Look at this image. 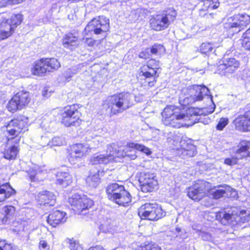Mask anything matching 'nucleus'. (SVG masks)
Masks as SVG:
<instances>
[{"label":"nucleus","instance_id":"1","mask_svg":"<svg viewBox=\"0 0 250 250\" xmlns=\"http://www.w3.org/2000/svg\"><path fill=\"white\" fill-rule=\"evenodd\" d=\"M28 117L20 114L11 119L0 128V143L4 146L12 144L4 149L3 157L8 160H15L20 150L19 144L29 130Z\"/></svg>","mask_w":250,"mask_h":250},{"label":"nucleus","instance_id":"2","mask_svg":"<svg viewBox=\"0 0 250 250\" xmlns=\"http://www.w3.org/2000/svg\"><path fill=\"white\" fill-rule=\"evenodd\" d=\"M199 110L195 107H175L165 108L162 113V123L174 128L188 127L198 122Z\"/></svg>","mask_w":250,"mask_h":250},{"label":"nucleus","instance_id":"3","mask_svg":"<svg viewBox=\"0 0 250 250\" xmlns=\"http://www.w3.org/2000/svg\"><path fill=\"white\" fill-rule=\"evenodd\" d=\"M160 62L151 58L143 64L137 72V78L140 81L141 85L149 89L154 87L160 76Z\"/></svg>","mask_w":250,"mask_h":250},{"label":"nucleus","instance_id":"4","mask_svg":"<svg viewBox=\"0 0 250 250\" xmlns=\"http://www.w3.org/2000/svg\"><path fill=\"white\" fill-rule=\"evenodd\" d=\"M132 105L130 95L125 92H120L108 96L103 101L102 107L112 117L123 113L130 108Z\"/></svg>","mask_w":250,"mask_h":250},{"label":"nucleus","instance_id":"5","mask_svg":"<svg viewBox=\"0 0 250 250\" xmlns=\"http://www.w3.org/2000/svg\"><path fill=\"white\" fill-rule=\"evenodd\" d=\"M82 105L78 104L64 106L59 113L61 124L65 127H80L83 122Z\"/></svg>","mask_w":250,"mask_h":250},{"label":"nucleus","instance_id":"6","mask_svg":"<svg viewBox=\"0 0 250 250\" xmlns=\"http://www.w3.org/2000/svg\"><path fill=\"white\" fill-rule=\"evenodd\" d=\"M4 14L1 15L0 20V42L12 36L23 20L21 14H14L9 19V15L5 16Z\"/></svg>","mask_w":250,"mask_h":250},{"label":"nucleus","instance_id":"7","mask_svg":"<svg viewBox=\"0 0 250 250\" xmlns=\"http://www.w3.org/2000/svg\"><path fill=\"white\" fill-rule=\"evenodd\" d=\"M106 194L109 200L119 206L128 207L131 204V195L123 185L109 184L106 188Z\"/></svg>","mask_w":250,"mask_h":250},{"label":"nucleus","instance_id":"8","mask_svg":"<svg viewBox=\"0 0 250 250\" xmlns=\"http://www.w3.org/2000/svg\"><path fill=\"white\" fill-rule=\"evenodd\" d=\"M250 23V16L247 14H235L227 19L224 23L225 31L233 36L244 30Z\"/></svg>","mask_w":250,"mask_h":250},{"label":"nucleus","instance_id":"9","mask_svg":"<svg viewBox=\"0 0 250 250\" xmlns=\"http://www.w3.org/2000/svg\"><path fill=\"white\" fill-rule=\"evenodd\" d=\"M110 30L109 19L103 15L91 19L84 28L86 35H104L106 37Z\"/></svg>","mask_w":250,"mask_h":250},{"label":"nucleus","instance_id":"10","mask_svg":"<svg viewBox=\"0 0 250 250\" xmlns=\"http://www.w3.org/2000/svg\"><path fill=\"white\" fill-rule=\"evenodd\" d=\"M138 215L141 220L156 221L166 215V212L156 203H146L138 209Z\"/></svg>","mask_w":250,"mask_h":250},{"label":"nucleus","instance_id":"11","mask_svg":"<svg viewBox=\"0 0 250 250\" xmlns=\"http://www.w3.org/2000/svg\"><path fill=\"white\" fill-rule=\"evenodd\" d=\"M32 97L28 91L21 90L14 94L6 105L7 110L11 113H15L28 106Z\"/></svg>","mask_w":250,"mask_h":250},{"label":"nucleus","instance_id":"12","mask_svg":"<svg viewBox=\"0 0 250 250\" xmlns=\"http://www.w3.org/2000/svg\"><path fill=\"white\" fill-rule=\"evenodd\" d=\"M72 210L77 214H82L83 211L89 210L94 205V202L85 195L74 194L68 199Z\"/></svg>","mask_w":250,"mask_h":250},{"label":"nucleus","instance_id":"13","mask_svg":"<svg viewBox=\"0 0 250 250\" xmlns=\"http://www.w3.org/2000/svg\"><path fill=\"white\" fill-rule=\"evenodd\" d=\"M208 186V182L201 180L195 181L188 188L187 195L194 201H200L207 196V191L209 189Z\"/></svg>","mask_w":250,"mask_h":250},{"label":"nucleus","instance_id":"14","mask_svg":"<svg viewBox=\"0 0 250 250\" xmlns=\"http://www.w3.org/2000/svg\"><path fill=\"white\" fill-rule=\"evenodd\" d=\"M91 148L82 143H76L67 148V158L69 162L74 163L75 160L81 159L89 154Z\"/></svg>","mask_w":250,"mask_h":250},{"label":"nucleus","instance_id":"15","mask_svg":"<svg viewBox=\"0 0 250 250\" xmlns=\"http://www.w3.org/2000/svg\"><path fill=\"white\" fill-rule=\"evenodd\" d=\"M242 111L233 120L235 130L241 133L250 132V109H240Z\"/></svg>","mask_w":250,"mask_h":250},{"label":"nucleus","instance_id":"16","mask_svg":"<svg viewBox=\"0 0 250 250\" xmlns=\"http://www.w3.org/2000/svg\"><path fill=\"white\" fill-rule=\"evenodd\" d=\"M138 180L141 189L143 192H153L158 185L154 173L150 172H140L138 176Z\"/></svg>","mask_w":250,"mask_h":250},{"label":"nucleus","instance_id":"17","mask_svg":"<svg viewBox=\"0 0 250 250\" xmlns=\"http://www.w3.org/2000/svg\"><path fill=\"white\" fill-rule=\"evenodd\" d=\"M221 62L216 69V72L221 76L232 74L240 67V61L233 57L223 58Z\"/></svg>","mask_w":250,"mask_h":250},{"label":"nucleus","instance_id":"18","mask_svg":"<svg viewBox=\"0 0 250 250\" xmlns=\"http://www.w3.org/2000/svg\"><path fill=\"white\" fill-rule=\"evenodd\" d=\"M16 193V190L10 183L9 176L5 173L0 174V204L4 203Z\"/></svg>","mask_w":250,"mask_h":250},{"label":"nucleus","instance_id":"19","mask_svg":"<svg viewBox=\"0 0 250 250\" xmlns=\"http://www.w3.org/2000/svg\"><path fill=\"white\" fill-rule=\"evenodd\" d=\"M122 142L117 141L110 143L106 146V155L112 163L117 161V159L125 157V154L121 149Z\"/></svg>","mask_w":250,"mask_h":250},{"label":"nucleus","instance_id":"20","mask_svg":"<svg viewBox=\"0 0 250 250\" xmlns=\"http://www.w3.org/2000/svg\"><path fill=\"white\" fill-rule=\"evenodd\" d=\"M122 150L125 154V157L131 160H134L137 157L135 152L133 153H129V152H131L132 150L140 151L146 154V155H149L152 153L150 149L144 145L135 143L133 142H127L125 146V149H122Z\"/></svg>","mask_w":250,"mask_h":250},{"label":"nucleus","instance_id":"21","mask_svg":"<svg viewBox=\"0 0 250 250\" xmlns=\"http://www.w3.org/2000/svg\"><path fill=\"white\" fill-rule=\"evenodd\" d=\"M67 219L66 213L59 210H52L46 218L47 223L52 228H56L66 222Z\"/></svg>","mask_w":250,"mask_h":250},{"label":"nucleus","instance_id":"22","mask_svg":"<svg viewBox=\"0 0 250 250\" xmlns=\"http://www.w3.org/2000/svg\"><path fill=\"white\" fill-rule=\"evenodd\" d=\"M235 153L239 156L241 160L250 158V141L241 139L237 144Z\"/></svg>","mask_w":250,"mask_h":250},{"label":"nucleus","instance_id":"23","mask_svg":"<svg viewBox=\"0 0 250 250\" xmlns=\"http://www.w3.org/2000/svg\"><path fill=\"white\" fill-rule=\"evenodd\" d=\"M149 22L151 29L156 31L164 30L169 26L160 14L152 15Z\"/></svg>","mask_w":250,"mask_h":250},{"label":"nucleus","instance_id":"24","mask_svg":"<svg viewBox=\"0 0 250 250\" xmlns=\"http://www.w3.org/2000/svg\"><path fill=\"white\" fill-rule=\"evenodd\" d=\"M31 74L37 77H44L48 73L43 58L35 61L30 68Z\"/></svg>","mask_w":250,"mask_h":250},{"label":"nucleus","instance_id":"25","mask_svg":"<svg viewBox=\"0 0 250 250\" xmlns=\"http://www.w3.org/2000/svg\"><path fill=\"white\" fill-rule=\"evenodd\" d=\"M73 181L72 175L68 171H58L56 174V184L66 188Z\"/></svg>","mask_w":250,"mask_h":250},{"label":"nucleus","instance_id":"26","mask_svg":"<svg viewBox=\"0 0 250 250\" xmlns=\"http://www.w3.org/2000/svg\"><path fill=\"white\" fill-rule=\"evenodd\" d=\"M37 200L41 206H52L55 201V195L50 191H42L38 193Z\"/></svg>","mask_w":250,"mask_h":250},{"label":"nucleus","instance_id":"27","mask_svg":"<svg viewBox=\"0 0 250 250\" xmlns=\"http://www.w3.org/2000/svg\"><path fill=\"white\" fill-rule=\"evenodd\" d=\"M16 208L12 205L4 206L0 213V220L2 224H6L14 218Z\"/></svg>","mask_w":250,"mask_h":250},{"label":"nucleus","instance_id":"28","mask_svg":"<svg viewBox=\"0 0 250 250\" xmlns=\"http://www.w3.org/2000/svg\"><path fill=\"white\" fill-rule=\"evenodd\" d=\"M78 37L71 32L65 34L62 39V43L63 46L71 50L78 46Z\"/></svg>","mask_w":250,"mask_h":250},{"label":"nucleus","instance_id":"29","mask_svg":"<svg viewBox=\"0 0 250 250\" xmlns=\"http://www.w3.org/2000/svg\"><path fill=\"white\" fill-rule=\"evenodd\" d=\"M43 58L48 73L58 70L61 66L60 62L55 57Z\"/></svg>","mask_w":250,"mask_h":250},{"label":"nucleus","instance_id":"30","mask_svg":"<svg viewBox=\"0 0 250 250\" xmlns=\"http://www.w3.org/2000/svg\"><path fill=\"white\" fill-rule=\"evenodd\" d=\"M221 185H219L217 187L214 186L211 187V184L209 183V190L207 191V196L212 198L214 200H218L223 197L226 191L223 189H216V187H221Z\"/></svg>","mask_w":250,"mask_h":250},{"label":"nucleus","instance_id":"31","mask_svg":"<svg viewBox=\"0 0 250 250\" xmlns=\"http://www.w3.org/2000/svg\"><path fill=\"white\" fill-rule=\"evenodd\" d=\"M192 88L196 91V94L192 98L194 102L202 101L208 91V88L205 85H193Z\"/></svg>","mask_w":250,"mask_h":250},{"label":"nucleus","instance_id":"32","mask_svg":"<svg viewBox=\"0 0 250 250\" xmlns=\"http://www.w3.org/2000/svg\"><path fill=\"white\" fill-rule=\"evenodd\" d=\"M168 25L175 19L177 15L176 10L173 7L166 8L160 14Z\"/></svg>","mask_w":250,"mask_h":250},{"label":"nucleus","instance_id":"33","mask_svg":"<svg viewBox=\"0 0 250 250\" xmlns=\"http://www.w3.org/2000/svg\"><path fill=\"white\" fill-rule=\"evenodd\" d=\"M90 163L92 165H106L112 163L106 154L94 155L90 159Z\"/></svg>","mask_w":250,"mask_h":250},{"label":"nucleus","instance_id":"34","mask_svg":"<svg viewBox=\"0 0 250 250\" xmlns=\"http://www.w3.org/2000/svg\"><path fill=\"white\" fill-rule=\"evenodd\" d=\"M86 183L89 187L96 188L100 184L101 180L100 177V171L89 174L86 180Z\"/></svg>","mask_w":250,"mask_h":250},{"label":"nucleus","instance_id":"35","mask_svg":"<svg viewBox=\"0 0 250 250\" xmlns=\"http://www.w3.org/2000/svg\"><path fill=\"white\" fill-rule=\"evenodd\" d=\"M83 35L82 41L85 47L92 49L98 45L97 41L93 38L89 37L90 35H86L84 32V30L83 32Z\"/></svg>","mask_w":250,"mask_h":250},{"label":"nucleus","instance_id":"36","mask_svg":"<svg viewBox=\"0 0 250 250\" xmlns=\"http://www.w3.org/2000/svg\"><path fill=\"white\" fill-rule=\"evenodd\" d=\"M133 250H162L157 244L152 242H145L138 245Z\"/></svg>","mask_w":250,"mask_h":250},{"label":"nucleus","instance_id":"37","mask_svg":"<svg viewBox=\"0 0 250 250\" xmlns=\"http://www.w3.org/2000/svg\"><path fill=\"white\" fill-rule=\"evenodd\" d=\"M232 214L227 212L218 211L216 213L215 217L221 224L225 225L232 219Z\"/></svg>","mask_w":250,"mask_h":250},{"label":"nucleus","instance_id":"38","mask_svg":"<svg viewBox=\"0 0 250 250\" xmlns=\"http://www.w3.org/2000/svg\"><path fill=\"white\" fill-rule=\"evenodd\" d=\"M149 48L152 55L160 56L166 52L165 46L160 43H154Z\"/></svg>","mask_w":250,"mask_h":250},{"label":"nucleus","instance_id":"39","mask_svg":"<svg viewBox=\"0 0 250 250\" xmlns=\"http://www.w3.org/2000/svg\"><path fill=\"white\" fill-rule=\"evenodd\" d=\"M181 134L179 131H174V132H169L168 133L167 141L168 142L172 143H177L181 140Z\"/></svg>","mask_w":250,"mask_h":250},{"label":"nucleus","instance_id":"40","mask_svg":"<svg viewBox=\"0 0 250 250\" xmlns=\"http://www.w3.org/2000/svg\"><path fill=\"white\" fill-rule=\"evenodd\" d=\"M248 34L244 32L241 39V47L244 50L250 51V37L247 36Z\"/></svg>","mask_w":250,"mask_h":250},{"label":"nucleus","instance_id":"41","mask_svg":"<svg viewBox=\"0 0 250 250\" xmlns=\"http://www.w3.org/2000/svg\"><path fill=\"white\" fill-rule=\"evenodd\" d=\"M203 1V4L209 10L215 9L217 8L220 5L218 0H200Z\"/></svg>","mask_w":250,"mask_h":250},{"label":"nucleus","instance_id":"42","mask_svg":"<svg viewBox=\"0 0 250 250\" xmlns=\"http://www.w3.org/2000/svg\"><path fill=\"white\" fill-rule=\"evenodd\" d=\"M212 45L208 42L202 43L200 46V52L203 54H208L212 51Z\"/></svg>","mask_w":250,"mask_h":250},{"label":"nucleus","instance_id":"43","mask_svg":"<svg viewBox=\"0 0 250 250\" xmlns=\"http://www.w3.org/2000/svg\"><path fill=\"white\" fill-rule=\"evenodd\" d=\"M38 249L39 250H52L51 246L47 240L42 238L39 242Z\"/></svg>","mask_w":250,"mask_h":250},{"label":"nucleus","instance_id":"44","mask_svg":"<svg viewBox=\"0 0 250 250\" xmlns=\"http://www.w3.org/2000/svg\"><path fill=\"white\" fill-rule=\"evenodd\" d=\"M229 121L227 117H222L219 119V122L216 125V129L217 130L221 131L228 125Z\"/></svg>","mask_w":250,"mask_h":250},{"label":"nucleus","instance_id":"45","mask_svg":"<svg viewBox=\"0 0 250 250\" xmlns=\"http://www.w3.org/2000/svg\"><path fill=\"white\" fill-rule=\"evenodd\" d=\"M0 250H16L13 245L5 240H0Z\"/></svg>","mask_w":250,"mask_h":250},{"label":"nucleus","instance_id":"46","mask_svg":"<svg viewBox=\"0 0 250 250\" xmlns=\"http://www.w3.org/2000/svg\"><path fill=\"white\" fill-rule=\"evenodd\" d=\"M28 177L31 182H34L38 180V171L33 168H29L27 171Z\"/></svg>","mask_w":250,"mask_h":250},{"label":"nucleus","instance_id":"47","mask_svg":"<svg viewBox=\"0 0 250 250\" xmlns=\"http://www.w3.org/2000/svg\"><path fill=\"white\" fill-rule=\"evenodd\" d=\"M152 54L150 51V48L146 47L142 49L138 54V57L140 59L146 60L149 58Z\"/></svg>","mask_w":250,"mask_h":250},{"label":"nucleus","instance_id":"48","mask_svg":"<svg viewBox=\"0 0 250 250\" xmlns=\"http://www.w3.org/2000/svg\"><path fill=\"white\" fill-rule=\"evenodd\" d=\"M239 160H241L239 159V157H237L233 156L230 158H227L225 159L224 163L228 166H234L238 164Z\"/></svg>","mask_w":250,"mask_h":250},{"label":"nucleus","instance_id":"49","mask_svg":"<svg viewBox=\"0 0 250 250\" xmlns=\"http://www.w3.org/2000/svg\"><path fill=\"white\" fill-rule=\"evenodd\" d=\"M69 247L71 250H81L78 242L73 238L69 239Z\"/></svg>","mask_w":250,"mask_h":250},{"label":"nucleus","instance_id":"50","mask_svg":"<svg viewBox=\"0 0 250 250\" xmlns=\"http://www.w3.org/2000/svg\"><path fill=\"white\" fill-rule=\"evenodd\" d=\"M204 4H203L202 7L199 10V16L201 17H203L205 15L208 14V11L209 10L207 7H206Z\"/></svg>","mask_w":250,"mask_h":250},{"label":"nucleus","instance_id":"51","mask_svg":"<svg viewBox=\"0 0 250 250\" xmlns=\"http://www.w3.org/2000/svg\"><path fill=\"white\" fill-rule=\"evenodd\" d=\"M10 5L9 0H0V7H5Z\"/></svg>","mask_w":250,"mask_h":250},{"label":"nucleus","instance_id":"52","mask_svg":"<svg viewBox=\"0 0 250 250\" xmlns=\"http://www.w3.org/2000/svg\"><path fill=\"white\" fill-rule=\"evenodd\" d=\"M10 5H16L20 3H21L24 2L25 0H9Z\"/></svg>","mask_w":250,"mask_h":250},{"label":"nucleus","instance_id":"53","mask_svg":"<svg viewBox=\"0 0 250 250\" xmlns=\"http://www.w3.org/2000/svg\"><path fill=\"white\" fill-rule=\"evenodd\" d=\"M88 250H104V249L100 246H96L90 248Z\"/></svg>","mask_w":250,"mask_h":250},{"label":"nucleus","instance_id":"54","mask_svg":"<svg viewBox=\"0 0 250 250\" xmlns=\"http://www.w3.org/2000/svg\"><path fill=\"white\" fill-rule=\"evenodd\" d=\"M186 155H188L190 157L193 156L195 154L194 150H186Z\"/></svg>","mask_w":250,"mask_h":250}]
</instances>
